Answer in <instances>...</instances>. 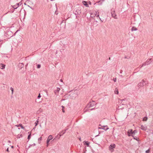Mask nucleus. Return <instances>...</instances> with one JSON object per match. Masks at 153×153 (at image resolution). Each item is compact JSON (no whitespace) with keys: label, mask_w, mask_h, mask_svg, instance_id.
Listing matches in <instances>:
<instances>
[{"label":"nucleus","mask_w":153,"mask_h":153,"mask_svg":"<svg viewBox=\"0 0 153 153\" xmlns=\"http://www.w3.org/2000/svg\"><path fill=\"white\" fill-rule=\"evenodd\" d=\"M10 90L12 91V94H13V88L12 87H11L10 88Z\"/></svg>","instance_id":"nucleus-27"},{"label":"nucleus","mask_w":153,"mask_h":153,"mask_svg":"<svg viewBox=\"0 0 153 153\" xmlns=\"http://www.w3.org/2000/svg\"><path fill=\"white\" fill-rule=\"evenodd\" d=\"M8 143H10V140H8Z\"/></svg>","instance_id":"nucleus-46"},{"label":"nucleus","mask_w":153,"mask_h":153,"mask_svg":"<svg viewBox=\"0 0 153 153\" xmlns=\"http://www.w3.org/2000/svg\"><path fill=\"white\" fill-rule=\"evenodd\" d=\"M62 108H64V107L63 106V105L62 106Z\"/></svg>","instance_id":"nucleus-44"},{"label":"nucleus","mask_w":153,"mask_h":153,"mask_svg":"<svg viewBox=\"0 0 153 153\" xmlns=\"http://www.w3.org/2000/svg\"><path fill=\"white\" fill-rule=\"evenodd\" d=\"M89 4H91V2H89Z\"/></svg>","instance_id":"nucleus-52"},{"label":"nucleus","mask_w":153,"mask_h":153,"mask_svg":"<svg viewBox=\"0 0 153 153\" xmlns=\"http://www.w3.org/2000/svg\"><path fill=\"white\" fill-rule=\"evenodd\" d=\"M67 130V129H66V130H65V131H64V132H63L62 134L60 136H61V135H63V134H64L65 133V131H66Z\"/></svg>","instance_id":"nucleus-31"},{"label":"nucleus","mask_w":153,"mask_h":153,"mask_svg":"<svg viewBox=\"0 0 153 153\" xmlns=\"http://www.w3.org/2000/svg\"><path fill=\"white\" fill-rule=\"evenodd\" d=\"M35 143H34L33 144H30L29 146V148H30V147H31V146H35Z\"/></svg>","instance_id":"nucleus-28"},{"label":"nucleus","mask_w":153,"mask_h":153,"mask_svg":"<svg viewBox=\"0 0 153 153\" xmlns=\"http://www.w3.org/2000/svg\"><path fill=\"white\" fill-rule=\"evenodd\" d=\"M50 140H48V139H47V147H48V145H49V143L50 141Z\"/></svg>","instance_id":"nucleus-20"},{"label":"nucleus","mask_w":153,"mask_h":153,"mask_svg":"<svg viewBox=\"0 0 153 153\" xmlns=\"http://www.w3.org/2000/svg\"><path fill=\"white\" fill-rule=\"evenodd\" d=\"M41 97V96L40 95V94H39V95L38 96V99H39Z\"/></svg>","instance_id":"nucleus-32"},{"label":"nucleus","mask_w":153,"mask_h":153,"mask_svg":"<svg viewBox=\"0 0 153 153\" xmlns=\"http://www.w3.org/2000/svg\"><path fill=\"white\" fill-rule=\"evenodd\" d=\"M150 62L148 60H147L146 62L143 63L142 65V66H146V65H147L149 64Z\"/></svg>","instance_id":"nucleus-11"},{"label":"nucleus","mask_w":153,"mask_h":153,"mask_svg":"<svg viewBox=\"0 0 153 153\" xmlns=\"http://www.w3.org/2000/svg\"><path fill=\"white\" fill-rule=\"evenodd\" d=\"M79 140L81 141V139L80 138H79Z\"/></svg>","instance_id":"nucleus-48"},{"label":"nucleus","mask_w":153,"mask_h":153,"mask_svg":"<svg viewBox=\"0 0 153 153\" xmlns=\"http://www.w3.org/2000/svg\"><path fill=\"white\" fill-rule=\"evenodd\" d=\"M37 67H40L41 65H40L38 64L37 65Z\"/></svg>","instance_id":"nucleus-38"},{"label":"nucleus","mask_w":153,"mask_h":153,"mask_svg":"<svg viewBox=\"0 0 153 153\" xmlns=\"http://www.w3.org/2000/svg\"><path fill=\"white\" fill-rule=\"evenodd\" d=\"M94 108H92L90 110H94Z\"/></svg>","instance_id":"nucleus-43"},{"label":"nucleus","mask_w":153,"mask_h":153,"mask_svg":"<svg viewBox=\"0 0 153 153\" xmlns=\"http://www.w3.org/2000/svg\"><path fill=\"white\" fill-rule=\"evenodd\" d=\"M42 137H39L38 138V140H39H39L41 141L42 140Z\"/></svg>","instance_id":"nucleus-36"},{"label":"nucleus","mask_w":153,"mask_h":153,"mask_svg":"<svg viewBox=\"0 0 153 153\" xmlns=\"http://www.w3.org/2000/svg\"><path fill=\"white\" fill-rule=\"evenodd\" d=\"M60 81L61 82H63V81H62V79H61L60 80Z\"/></svg>","instance_id":"nucleus-42"},{"label":"nucleus","mask_w":153,"mask_h":153,"mask_svg":"<svg viewBox=\"0 0 153 153\" xmlns=\"http://www.w3.org/2000/svg\"><path fill=\"white\" fill-rule=\"evenodd\" d=\"M62 112H64H64H65V111L64 110V109H63V108H62Z\"/></svg>","instance_id":"nucleus-40"},{"label":"nucleus","mask_w":153,"mask_h":153,"mask_svg":"<svg viewBox=\"0 0 153 153\" xmlns=\"http://www.w3.org/2000/svg\"><path fill=\"white\" fill-rule=\"evenodd\" d=\"M125 59L126 58V56L125 57Z\"/></svg>","instance_id":"nucleus-51"},{"label":"nucleus","mask_w":153,"mask_h":153,"mask_svg":"<svg viewBox=\"0 0 153 153\" xmlns=\"http://www.w3.org/2000/svg\"><path fill=\"white\" fill-rule=\"evenodd\" d=\"M99 12L98 11H95L91 14V17L92 18H93L95 16H96L97 17H99V15L98 14Z\"/></svg>","instance_id":"nucleus-3"},{"label":"nucleus","mask_w":153,"mask_h":153,"mask_svg":"<svg viewBox=\"0 0 153 153\" xmlns=\"http://www.w3.org/2000/svg\"><path fill=\"white\" fill-rule=\"evenodd\" d=\"M0 42H1V40H0Z\"/></svg>","instance_id":"nucleus-54"},{"label":"nucleus","mask_w":153,"mask_h":153,"mask_svg":"<svg viewBox=\"0 0 153 153\" xmlns=\"http://www.w3.org/2000/svg\"><path fill=\"white\" fill-rule=\"evenodd\" d=\"M140 128L141 129L144 130H146L147 129V127L145 125H142Z\"/></svg>","instance_id":"nucleus-10"},{"label":"nucleus","mask_w":153,"mask_h":153,"mask_svg":"<svg viewBox=\"0 0 153 153\" xmlns=\"http://www.w3.org/2000/svg\"><path fill=\"white\" fill-rule=\"evenodd\" d=\"M84 143L85 145H87L88 146L89 143H88V142L87 141H84L83 142Z\"/></svg>","instance_id":"nucleus-18"},{"label":"nucleus","mask_w":153,"mask_h":153,"mask_svg":"<svg viewBox=\"0 0 153 153\" xmlns=\"http://www.w3.org/2000/svg\"><path fill=\"white\" fill-rule=\"evenodd\" d=\"M147 120V117H145L143 118V120L146 121Z\"/></svg>","instance_id":"nucleus-29"},{"label":"nucleus","mask_w":153,"mask_h":153,"mask_svg":"<svg viewBox=\"0 0 153 153\" xmlns=\"http://www.w3.org/2000/svg\"><path fill=\"white\" fill-rule=\"evenodd\" d=\"M60 90V88H56V90H55L54 91V93L56 94L57 93H58L59 91Z\"/></svg>","instance_id":"nucleus-12"},{"label":"nucleus","mask_w":153,"mask_h":153,"mask_svg":"<svg viewBox=\"0 0 153 153\" xmlns=\"http://www.w3.org/2000/svg\"><path fill=\"white\" fill-rule=\"evenodd\" d=\"M96 104L95 102L94 101H92L90 102L88 105L87 107L88 108L93 107Z\"/></svg>","instance_id":"nucleus-2"},{"label":"nucleus","mask_w":153,"mask_h":153,"mask_svg":"<svg viewBox=\"0 0 153 153\" xmlns=\"http://www.w3.org/2000/svg\"><path fill=\"white\" fill-rule=\"evenodd\" d=\"M5 65L3 64H0V67H5Z\"/></svg>","instance_id":"nucleus-26"},{"label":"nucleus","mask_w":153,"mask_h":153,"mask_svg":"<svg viewBox=\"0 0 153 153\" xmlns=\"http://www.w3.org/2000/svg\"><path fill=\"white\" fill-rule=\"evenodd\" d=\"M22 4V3L20 2L16 4V5L13 6V8L15 9H16L19 6Z\"/></svg>","instance_id":"nucleus-8"},{"label":"nucleus","mask_w":153,"mask_h":153,"mask_svg":"<svg viewBox=\"0 0 153 153\" xmlns=\"http://www.w3.org/2000/svg\"><path fill=\"white\" fill-rule=\"evenodd\" d=\"M19 65H20V66H24L23 64L22 63L19 64Z\"/></svg>","instance_id":"nucleus-35"},{"label":"nucleus","mask_w":153,"mask_h":153,"mask_svg":"<svg viewBox=\"0 0 153 153\" xmlns=\"http://www.w3.org/2000/svg\"><path fill=\"white\" fill-rule=\"evenodd\" d=\"M152 60H153V56L150 58L148 60L149 61H152Z\"/></svg>","instance_id":"nucleus-30"},{"label":"nucleus","mask_w":153,"mask_h":153,"mask_svg":"<svg viewBox=\"0 0 153 153\" xmlns=\"http://www.w3.org/2000/svg\"><path fill=\"white\" fill-rule=\"evenodd\" d=\"M38 122H39V119H38L36 121V122L35 123V126H36L38 125Z\"/></svg>","instance_id":"nucleus-24"},{"label":"nucleus","mask_w":153,"mask_h":153,"mask_svg":"<svg viewBox=\"0 0 153 153\" xmlns=\"http://www.w3.org/2000/svg\"><path fill=\"white\" fill-rule=\"evenodd\" d=\"M99 128L102 129L106 131L108 130L109 128L107 126H102L101 127H99Z\"/></svg>","instance_id":"nucleus-9"},{"label":"nucleus","mask_w":153,"mask_h":153,"mask_svg":"<svg viewBox=\"0 0 153 153\" xmlns=\"http://www.w3.org/2000/svg\"><path fill=\"white\" fill-rule=\"evenodd\" d=\"M122 109V108H120V106H118V109Z\"/></svg>","instance_id":"nucleus-37"},{"label":"nucleus","mask_w":153,"mask_h":153,"mask_svg":"<svg viewBox=\"0 0 153 153\" xmlns=\"http://www.w3.org/2000/svg\"><path fill=\"white\" fill-rule=\"evenodd\" d=\"M4 68H3V67H2V68H1V69H3Z\"/></svg>","instance_id":"nucleus-45"},{"label":"nucleus","mask_w":153,"mask_h":153,"mask_svg":"<svg viewBox=\"0 0 153 153\" xmlns=\"http://www.w3.org/2000/svg\"><path fill=\"white\" fill-rule=\"evenodd\" d=\"M129 131H130V129H129L128 130V131L127 132L128 135V136H132V135L131 134V133H130Z\"/></svg>","instance_id":"nucleus-15"},{"label":"nucleus","mask_w":153,"mask_h":153,"mask_svg":"<svg viewBox=\"0 0 153 153\" xmlns=\"http://www.w3.org/2000/svg\"><path fill=\"white\" fill-rule=\"evenodd\" d=\"M145 81L144 80H142L141 82H140L139 83H138V86L139 88H140L142 87H143L145 83Z\"/></svg>","instance_id":"nucleus-4"},{"label":"nucleus","mask_w":153,"mask_h":153,"mask_svg":"<svg viewBox=\"0 0 153 153\" xmlns=\"http://www.w3.org/2000/svg\"><path fill=\"white\" fill-rule=\"evenodd\" d=\"M150 152L149 150L148 149L146 151V153H149Z\"/></svg>","instance_id":"nucleus-33"},{"label":"nucleus","mask_w":153,"mask_h":153,"mask_svg":"<svg viewBox=\"0 0 153 153\" xmlns=\"http://www.w3.org/2000/svg\"><path fill=\"white\" fill-rule=\"evenodd\" d=\"M28 133L29 134L28 136L27 139L29 140L30 138L31 133L30 132H29Z\"/></svg>","instance_id":"nucleus-19"},{"label":"nucleus","mask_w":153,"mask_h":153,"mask_svg":"<svg viewBox=\"0 0 153 153\" xmlns=\"http://www.w3.org/2000/svg\"><path fill=\"white\" fill-rule=\"evenodd\" d=\"M115 147V145L114 144H111L109 147V150L111 152H113L114 149Z\"/></svg>","instance_id":"nucleus-5"},{"label":"nucleus","mask_w":153,"mask_h":153,"mask_svg":"<svg viewBox=\"0 0 153 153\" xmlns=\"http://www.w3.org/2000/svg\"><path fill=\"white\" fill-rule=\"evenodd\" d=\"M11 147L12 148H13V146H11Z\"/></svg>","instance_id":"nucleus-49"},{"label":"nucleus","mask_w":153,"mask_h":153,"mask_svg":"<svg viewBox=\"0 0 153 153\" xmlns=\"http://www.w3.org/2000/svg\"><path fill=\"white\" fill-rule=\"evenodd\" d=\"M17 126V127L20 126V127H21L22 128L24 129V127L22 125V124H20L19 125Z\"/></svg>","instance_id":"nucleus-23"},{"label":"nucleus","mask_w":153,"mask_h":153,"mask_svg":"<svg viewBox=\"0 0 153 153\" xmlns=\"http://www.w3.org/2000/svg\"><path fill=\"white\" fill-rule=\"evenodd\" d=\"M18 129H20V128H18Z\"/></svg>","instance_id":"nucleus-53"},{"label":"nucleus","mask_w":153,"mask_h":153,"mask_svg":"<svg viewBox=\"0 0 153 153\" xmlns=\"http://www.w3.org/2000/svg\"><path fill=\"white\" fill-rule=\"evenodd\" d=\"M86 2L85 1H82V3L84 5H85L86 7H88V4L86 3Z\"/></svg>","instance_id":"nucleus-14"},{"label":"nucleus","mask_w":153,"mask_h":153,"mask_svg":"<svg viewBox=\"0 0 153 153\" xmlns=\"http://www.w3.org/2000/svg\"><path fill=\"white\" fill-rule=\"evenodd\" d=\"M69 96L72 99L76 98L78 94V91L77 90H75L70 92Z\"/></svg>","instance_id":"nucleus-1"},{"label":"nucleus","mask_w":153,"mask_h":153,"mask_svg":"<svg viewBox=\"0 0 153 153\" xmlns=\"http://www.w3.org/2000/svg\"><path fill=\"white\" fill-rule=\"evenodd\" d=\"M97 21L96 20V21H94V23H93V24L95 25L96 26H97V25H98V24H97Z\"/></svg>","instance_id":"nucleus-17"},{"label":"nucleus","mask_w":153,"mask_h":153,"mask_svg":"<svg viewBox=\"0 0 153 153\" xmlns=\"http://www.w3.org/2000/svg\"><path fill=\"white\" fill-rule=\"evenodd\" d=\"M99 18H100V20L102 22V20H101V19L99 17Z\"/></svg>","instance_id":"nucleus-47"},{"label":"nucleus","mask_w":153,"mask_h":153,"mask_svg":"<svg viewBox=\"0 0 153 153\" xmlns=\"http://www.w3.org/2000/svg\"><path fill=\"white\" fill-rule=\"evenodd\" d=\"M114 93L115 94H118L119 93V91H118V89L117 88H116L115 90L114 91Z\"/></svg>","instance_id":"nucleus-13"},{"label":"nucleus","mask_w":153,"mask_h":153,"mask_svg":"<svg viewBox=\"0 0 153 153\" xmlns=\"http://www.w3.org/2000/svg\"><path fill=\"white\" fill-rule=\"evenodd\" d=\"M111 14L112 17L114 18V19H117V15L115 13L114 10H112L111 12Z\"/></svg>","instance_id":"nucleus-6"},{"label":"nucleus","mask_w":153,"mask_h":153,"mask_svg":"<svg viewBox=\"0 0 153 153\" xmlns=\"http://www.w3.org/2000/svg\"><path fill=\"white\" fill-rule=\"evenodd\" d=\"M7 151V152H9V149H8V148L6 150Z\"/></svg>","instance_id":"nucleus-39"},{"label":"nucleus","mask_w":153,"mask_h":153,"mask_svg":"<svg viewBox=\"0 0 153 153\" xmlns=\"http://www.w3.org/2000/svg\"><path fill=\"white\" fill-rule=\"evenodd\" d=\"M133 138H134V139L137 140L138 141V138H137V137H136V136H134V137H133Z\"/></svg>","instance_id":"nucleus-25"},{"label":"nucleus","mask_w":153,"mask_h":153,"mask_svg":"<svg viewBox=\"0 0 153 153\" xmlns=\"http://www.w3.org/2000/svg\"><path fill=\"white\" fill-rule=\"evenodd\" d=\"M137 30V28L135 27H133L132 28V29H131V30L132 31H135V30Z\"/></svg>","instance_id":"nucleus-21"},{"label":"nucleus","mask_w":153,"mask_h":153,"mask_svg":"<svg viewBox=\"0 0 153 153\" xmlns=\"http://www.w3.org/2000/svg\"><path fill=\"white\" fill-rule=\"evenodd\" d=\"M125 100H119V101H124Z\"/></svg>","instance_id":"nucleus-41"},{"label":"nucleus","mask_w":153,"mask_h":153,"mask_svg":"<svg viewBox=\"0 0 153 153\" xmlns=\"http://www.w3.org/2000/svg\"><path fill=\"white\" fill-rule=\"evenodd\" d=\"M109 60H110V57H109Z\"/></svg>","instance_id":"nucleus-50"},{"label":"nucleus","mask_w":153,"mask_h":153,"mask_svg":"<svg viewBox=\"0 0 153 153\" xmlns=\"http://www.w3.org/2000/svg\"><path fill=\"white\" fill-rule=\"evenodd\" d=\"M129 132L131 133V134L132 135V137H134V136L135 134L137 133V131L136 130H135L133 131V130L132 129H130Z\"/></svg>","instance_id":"nucleus-7"},{"label":"nucleus","mask_w":153,"mask_h":153,"mask_svg":"<svg viewBox=\"0 0 153 153\" xmlns=\"http://www.w3.org/2000/svg\"><path fill=\"white\" fill-rule=\"evenodd\" d=\"M22 137V134H19L17 136V138H19L20 137Z\"/></svg>","instance_id":"nucleus-22"},{"label":"nucleus","mask_w":153,"mask_h":153,"mask_svg":"<svg viewBox=\"0 0 153 153\" xmlns=\"http://www.w3.org/2000/svg\"><path fill=\"white\" fill-rule=\"evenodd\" d=\"M53 137L52 135H50L48 136V137L47 139L49 140H52L53 139Z\"/></svg>","instance_id":"nucleus-16"},{"label":"nucleus","mask_w":153,"mask_h":153,"mask_svg":"<svg viewBox=\"0 0 153 153\" xmlns=\"http://www.w3.org/2000/svg\"><path fill=\"white\" fill-rule=\"evenodd\" d=\"M116 78H114L113 80L114 82H116Z\"/></svg>","instance_id":"nucleus-34"}]
</instances>
